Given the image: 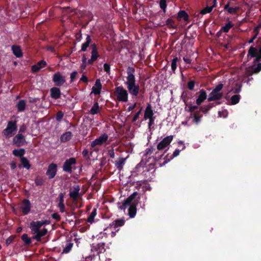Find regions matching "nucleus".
<instances>
[{
  "label": "nucleus",
  "instance_id": "obj_37",
  "mask_svg": "<svg viewBox=\"0 0 261 261\" xmlns=\"http://www.w3.org/2000/svg\"><path fill=\"white\" fill-rule=\"evenodd\" d=\"M20 162L23 168H26V169H30L31 165L29 160L27 159V158L23 156L21 157L20 159Z\"/></svg>",
  "mask_w": 261,
  "mask_h": 261
},
{
  "label": "nucleus",
  "instance_id": "obj_25",
  "mask_svg": "<svg viewBox=\"0 0 261 261\" xmlns=\"http://www.w3.org/2000/svg\"><path fill=\"white\" fill-rule=\"evenodd\" d=\"M153 115H154V113L152 109L151 105H150V103H148L145 109L144 118L145 120L147 119H149Z\"/></svg>",
  "mask_w": 261,
  "mask_h": 261
},
{
  "label": "nucleus",
  "instance_id": "obj_24",
  "mask_svg": "<svg viewBox=\"0 0 261 261\" xmlns=\"http://www.w3.org/2000/svg\"><path fill=\"white\" fill-rule=\"evenodd\" d=\"M61 94L62 93L59 87L56 86L50 88V96L52 97V98H60Z\"/></svg>",
  "mask_w": 261,
  "mask_h": 261
},
{
  "label": "nucleus",
  "instance_id": "obj_28",
  "mask_svg": "<svg viewBox=\"0 0 261 261\" xmlns=\"http://www.w3.org/2000/svg\"><path fill=\"white\" fill-rule=\"evenodd\" d=\"M230 3H227L224 6V10H226L227 12L229 14H231L233 15V14H237L238 11L240 10V7H229Z\"/></svg>",
  "mask_w": 261,
  "mask_h": 261
},
{
  "label": "nucleus",
  "instance_id": "obj_60",
  "mask_svg": "<svg viewBox=\"0 0 261 261\" xmlns=\"http://www.w3.org/2000/svg\"><path fill=\"white\" fill-rule=\"evenodd\" d=\"M78 72L77 71L72 72L70 74V83L73 82L75 77H76Z\"/></svg>",
  "mask_w": 261,
  "mask_h": 261
},
{
  "label": "nucleus",
  "instance_id": "obj_44",
  "mask_svg": "<svg viewBox=\"0 0 261 261\" xmlns=\"http://www.w3.org/2000/svg\"><path fill=\"white\" fill-rule=\"evenodd\" d=\"M260 27H261L260 25H257L255 27V28L253 30V32H254L255 33V35L254 36H253V37L250 40H249L248 43L249 44L252 43V42H253V40H254L255 39V38H256V37L258 34V29Z\"/></svg>",
  "mask_w": 261,
  "mask_h": 261
},
{
  "label": "nucleus",
  "instance_id": "obj_14",
  "mask_svg": "<svg viewBox=\"0 0 261 261\" xmlns=\"http://www.w3.org/2000/svg\"><path fill=\"white\" fill-rule=\"evenodd\" d=\"M57 173V165L56 163L50 164L47 168L46 175L48 176L49 179L55 177Z\"/></svg>",
  "mask_w": 261,
  "mask_h": 261
},
{
  "label": "nucleus",
  "instance_id": "obj_32",
  "mask_svg": "<svg viewBox=\"0 0 261 261\" xmlns=\"http://www.w3.org/2000/svg\"><path fill=\"white\" fill-rule=\"evenodd\" d=\"M215 7H216V0H214V3L212 6H207L205 7L200 11V13L201 14V15H205V14L211 13L213 8Z\"/></svg>",
  "mask_w": 261,
  "mask_h": 261
},
{
  "label": "nucleus",
  "instance_id": "obj_13",
  "mask_svg": "<svg viewBox=\"0 0 261 261\" xmlns=\"http://www.w3.org/2000/svg\"><path fill=\"white\" fill-rule=\"evenodd\" d=\"M173 135H169V136H167L165 137L158 144L157 146V149L159 151H161V150H163L165 149L166 147H167L171 143L172 141H173Z\"/></svg>",
  "mask_w": 261,
  "mask_h": 261
},
{
  "label": "nucleus",
  "instance_id": "obj_55",
  "mask_svg": "<svg viewBox=\"0 0 261 261\" xmlns=\"http://www.w3.org/2000/svg\"><path fill=\"white\" fill-rule=\"evenodd\" d=\"M195 85V82L193 80L189 81V82H188L187 87L189 90H193L194 89V86Z\"/></svg>",
  "mask_w": 261,
  "mask_h": 261
},
{
  "label": "nucleus",
  "instance_id": "obj_9",
  "mask_svg": "<svg viewBox=\"0 0 261 261\" xmlns=\"http://www.w3.org/2000/svg\"><path fill=\"white\" fill-rule=\"evenodd\" d=\"M52 81L56 86H62L66 82V77L62 75L61 72L58 71L55 72L52 76Z\"/></svg>",
  "mask_w": 261,
  "mask_h": 261
},
{
  "label": "nucleus",
  "instance_id": "obj_18",
  "mask_svg": "<svg viewBox=\"0 0 261 261\" xmlns=\"http://www.w3.org/2000/svg\"><path fill=\"white\" fill-rule=\"evenodd\" d=\"M105 243H99L96 245L93 244L91 248V251H96V255L104 253V252L106 251L105 248Z\"/></svg>",
  "mask_w": 261,
  "mask_h": 261
},
{
  "label": "nucleus",
  "instance_id": "obj_59",
  "mask_svg": "<svg viewBox=\"0 0 261 261\" xmlns=\"http://www.w3.org/2000/svg\"><path fill=\"white\" fill-rule=\"evenodd\" d=\"M200 111H201L203 113L206 114L208 112V105H204L201 106L200 108Z\"/></svg>",
  "mask_w": 261,
  "mask_h": 261
},
{
  "label": "nucleus",
  "instance_id": "obj_8",
  "mask_svg": "<svg viewBox=\"0 0 261 261\" xmlns=\"http://www.w3.org/2000/svg\"><path fill=\"white\" fill-rule=\"evenodd\" d=\"M251 58H255L254 62L256 63L261 61V47L259 48V50L254 47L253 46L250 47L248 51L247 57Z\"/></svg>",
  "mask_w": 261,
  "mask_h": 261
},
{
  "label": "nucleus",
  "instance_id": "obj_31",
  "mask_svg": "<svg viewBox=\"0 0 261 261\" xmlns=\"http://www.w3.org/2000/svg\"><path fill=\"white\" fill-rule=\"evenodd\" d=\"M72 134L71 132L68 131L66 132L65 133H63V135L61 136L60 137V140L61 142H63L64 143H65V142L69 141V140H71L72 137Z\"/></svg>",
  "mask_w": 261,
  "mask_h": 261
},
{
  "label": "nucleus",
  "instance_id": "obj_54",
  "mask_svg": "<svg viewBox=\"0 0 261 261\" xmlns=\"http://www.w3.org/2000/svg\"><path fill=\"white\" fill-rule=\"evenodd\" d=\"M156 148L153 146H151L147 148L145 150V155H150V154L153 153V152L155 151Z\"/></svg>",
  "mask_w": 261,
  "mask_h": 261
},
{
  "label": "nucleus",
  "instance_id": "obj_30",
  "mask_svg": "<svg viewBox=\"0 0 261 261\" xmlns=\"http://www.w3.org/2000/svg\"><path fill=\"white\" fill-rule=\"evenodd\" d=\"M12 50L13 54L17 57V58H20L23 56L22 49L20 46L18 45H12Z\"/></svg>",
  "mask_w": 261,
  "mask_h": 261
},
{
  "label": "nucleus",
  "instance_id": "obj_27",
  "mask_svg": "<svg viewBox=\"0 0 261 261\" xmlns=\"http://www.w3.org/2000/svg\"><path fill=\"white\" fill-rule=\"evenodd\" d=\"M73 190L69 193V196L73 200H77L80 191V186L79 185L73 186Z\"/></svg>",
  "mask_w": 261,
  "mask_h": 261
},
{
  "label": "nucleus",
  "instance_id": "obj_63",
  "mask_svg": "<svg viewBox=\"0 0 261 261\" xmlns=\"http://www.w3.org/2000/svg\"><path fill=\"white\" fill-rule=\"evenodd\" d=\"M58 208H60V211L61 213L64 212L65 208V204L64 203H60V202H59L58 205Z\"/></svg>",
  "mask_w": 261,
  "mask_h": 261
},
{
  "label": "nucleus",
  "instance_id": "obj_36",
  "mask_svg": "<svg viewBox=\"0 0 261 261\" xmlns=\"http://www.w3.org/2000/svg\"><path fill=\"white\" fill-rule=\"evenodd\" d=\"M97 214V210L96 208L93 209L91 214H89V216L87 219V222L92 223L94 222V219Z\"/></svg>",
  "mask_w": 261,
  "mask_h": 261
},
{
  "label": "nucleus",
  "instance_id": "obj_43",
  "mask_svg": "<svg viewBox=\"0 0 261 261\" xmlns=\"http://www.w3.org/2000/svg\"><path fill=\"white\" fill-rule=\"evenodd\" d=\"M82 63L81 64V66H80L81 69L82 71L86 69V66H87V58H86V54H83L82 59Z\"/></svg>",
  "mask_w": 261,
  "mask_h": 261
},
{
  "label": "nucleus",
  "instance_id": "obj_41",
  "mask_svg": "<svg viewBox=\"0 0 261 261\" xmlns=\"http://www.w3.org/2000/svg\"><path fill=\"white\" fill-rule=\"evenodd\" d=\"M241 98V96L239 94H234L233 96H232L230 98L231 104V105H237L238 102H239Z\"/></svg>",
  "mask_w": 261,
  "mask_h": 261
},
{
  "label": "nucleus",
  "instance_id": "obj_19",
  "mask_svg": "<svg viewBox=\"0 0 261 261\" xmlns=\"http://www.w3.org/2000/svg\"><path fill=\"white\" fill-rule=\"evenodd\" d=\"M47 65L46 62L44 60H40L37 64H34L31 66V71L32 72H38L40 69L44 68Z\"/></svg>",
  "mask_w": 261,
  "mask_h": 261
},
{
  "label": "nucleus",
  "instance_id": "obj_11",
  "mask_svg": "<svg viewBox=\"0 0 261 261\" xmlns=\"http://www.w3.org/2000/svg\"><path fill=\"white\" fill-rule=\"evenodd\" d=\"M76 163V160L75 158H70L69 159L66 160L63 165V171L68 173H72V166L74 165Z\"/></svg>",
  "mask_w": 261,
  "mask_h": 261
},
{
  "label": "nucleus",
  "instance_id": "obj_5",
  "mask_svg": "<svg viewBox=\"0 0 261 261\" xmlns=\"http://www.w3.org/2000/svg\"><path fill=\"white\" fill-rule=\"evenodd\" d=\"M261 70V62H259L256 66H252L250 67L246 68V72L245 73V76L247 77V83H249V81L253 80V78L249 77L252 76L254 73H258Z\"/></svg>",
  "mask_w": 261,
  "mask_h": 261
},
{
  "label": "nucleus",
  "instance_id": "obj_35",
  "mask_svg": "<svg viewBox=\"0 0 261 261\" xmlns=\"http://www.w3.org/2000/svg\"><path fill=\"white\" fill-rule=\"evenodd\" d=\"M233 26L234 23H233L231 21H228L225 25H223L222 27H221V31L224 32H228L230 29L233 27Z\"/></svg>",
  "mask_w": 261,
  "mask_h": 261
},
{
  "label": "nucleus",
  "instance_id": "obj_49",
  "mask_svg": "<svg viewBox=\"0 0 261 261\" xmlns=\"http://www.w3.org/2000/svg\"><path fill=\"white\" fill-rule=\"evenodd\" d=\"M186 105L188 107V111L190 112L191 113H193V112L199 109V105H192L191 102H190L189 104Z\"/></svg>",
  "mask_w": 261,
  "mask_h": 261
},
{
  "label": "nucleus",
  "instance_id": "obj_20",
  "mask_svg": "<svg viewBox=\"0 0 261 261\" xmlns=\"http://www.w3.org/2000/svg\"><path fill=\"white\" fill-rule=\"evenodd\" d=\"M125 223V220L123 219H117L116 220L113 221L111 224H110V226L112 228L115 229V232H112L113 234H115L116 231L119 230V229H117L118 227L123 226Z\"/></svg>",
  "mask_w": 261,
  "mask_h": 261
},
{
  "label": "nucleus",
  "instance_id": "obj_56",
  "mask_svg": "<svg viewBox=\"0 0 261 261\" xmlns=\"http://www.w3.org/2000/svg\"><path fill=\"white\" fill-rule=\"evenodd\" d=\"M75 37L76 41H81L82 39V34L81 30H80L78 33L75 34Z\"/></svg>",
  "mask_w": 261,
  "mask_h": 261
},
{
  "label": "nucleus",
  "instance_id": "obj_10",
  "mask_svg": "<svg viewBox=\"0 0 261 261\" xmlns=\"http://www.w3.org/2000/svg\"><path fill=\"white\" fill-rule=\"evenodd\" d=\"M178 144L182 145V147L181 149H176L173 152V154L169 156V154L166 155V156L164 158V161L163 163V165H165V164H167V162H169L170 160L173 159V158L177 157V155H179V153L182 150L185 149L186 146L184 144V141H179L178 142Z\"/></svg>",
  "mask_w": 261,
  "mask_h": 261
},
{
  "label": "nucleus",
  "instance_id": "obj_52",
  "mask_svg": "<svg viewBox=\"0 0 261 261\" xmlns=\"http://www.w3.org/2000/svg\"><path fill=\"white\" fill-rule=\"evenodd\" d=\"M64 116V113L63 111H58L56 115V119L57 121H62Z\"/></svg>",
  "mask_w": 261,
  "mask_h": 261
},
{
  "label": "nucleus",
  "instance_id": "obj_50",
  "mask_svg": "<svg viewBox=\"0 0 261 261\" xmlns=\"http://www.w3.org/2000/svg\"><path fill=\"white\" fill-rule=\"evenodd\" d=\"M178 60V58L177 57H174L173 59L172 60L171 62V69L173 72H174L175 71L176 68H177V63Z\"/></svg>",
  "mask_w": 261,
  "mask_h": 261
},
{
  "label": "nucleus",
  "instance_id": "obj_57",
  "mask_svg": "<svg viewBox=\"0 0 261 261\" xmlns=\"http://www.w3.org/2000/svg\"><path fill=\"white\" fill-rule=\"evenodd\" d=\"M155 119V117L154 116V115H152V116L149 119V121L148 122V128H150L151 126L154 124Z\"/></svg>",
  "mask_w": 261,
  "mask_h": 261
},
{
  "label": "nucleus",
  "instance_id": "obj_61",
  "mask_svg": "<svg viewBox=\"0 0 261 261\" xmlns=\"http://www.w3.org/2000/svg\"><path fill=\"white\" fill-rule=\"evenodd\" d=\"M141 111H142V109H140L139 110V111H138L137 113H136L135 114V115H134V116L132 119L133 122H135L136 121V120H137V119H138L139 115L141 113Z\"/></svg>",
  "mask_w": 261,
  "mask_h": 261
},
{
  "label": "nucleus",
  "instance_id": "obj_51",
  "mask_svg": "<svg viewBox=\"0 0 261 261\" xmlns=\"http://www.w3.org/2000/svg\"><path fill=\"white\" fill-rule=\"evenodd\" d=\"M91 56L94 60V62L96 61L99 58V55L98 54V49H96L94 51H91Z\"/></svg>",
  "mask_w": 261,
  "mask_h": 261
},
{
  "label": "nucleus",
  "instance_id": "obj_1",
  "mask_svg": "<svg viewBox=\"0 0 261 261\" xmlns=\"http://www.w3.org/2000/svg\"><path fill=\"white\" fill-rule=\"evenodd\" d=\"M140 197L138 192H133L128 198L124 200L121 204L119 203V208L121 210H125L127 206L128 208V215L133 218L136 215L137 206L139 203Z\"/></svg>",
  "mask_w": 261,
  "mask_h": 261
},
{
  "label": "nucleus",
  "instance_id": "obj_12",
  "mask_svg": "<svg viewBox=\"0 0 261 261\" xmlns=\"http://www.w3.org/2000/svg\"><path fill=\"white\" fill-rule=\"evenodd\" d=\"M108 139L109 136L108 134H106V133H103L97 139L91 142V146L92 148H94L97 145H102L103 144L108 141Z\"/></svg>",
  "mask_w": 261,
  "mask_h": 261
},
{
  "label": "nucleus",
  "instance_id": "obj_45",
  "mask_svg": "<svg viewBox=\"0 0 261 261\" xmlns=\"http://www.w3.org/2000/svg\"><path fill=\"white\" fill-rule=\"evenodd\" d=\"M45 182L44 179L40 176H37L35 179V183L37 186H42Z\"/></svg>",
  "mask_w": 261,
  "mask_h": 261
},
{
  "label": "nucleus",
  "instance_id": "obj_40",
  "mask_svg": "<svg viewBox=\"0 0 261 261\" xmlns=\"http://www.w3.org/2000/svg\"><path fill=\"white\" fill-rule=\"evenodd\" d=\"M73 246V243L71 242H67L66 243L65 247H64L63 249V253H68L71 251L72 247Z\"/></svg>",
  "mask_w": 261,
  "mask_h": 261
},
{
  "label": "nucleus",
  "instance_id": "obj_6",
  "mask_svg": "<svg viewBox=\"0 0 261 261\" xmlns=\"http://www.w3.org/2000/svg\"><path fill=\"white\" fill-rule=\"evenodd\" d=\"M17 129L16 121H9L3 132V134L7 137H10Z\"/></svg>",
  "mask_w": 261,
  "mask_h": 261
},
{
  "label": "nucleus",
  "instance_id": "obj_2",
  "mask_svg": "<svg viewBox=\"0 0 261 261\" xmlns=\"http://www.w3.org/2000/svg\"><path fill=\"white\" fill-rule=\"evenodd\" d=\"M126 81L125 84L130 95L138 96L140 90L139 84L136 83L135 69L133 66H128L126 69Z\"/></svg>",
  "mask_w": 261,
  "mask_h": 261
},
{
  "label": "nucleus",
  "instance_id": "obj_4",
  "mask_svg": "<svg viewBox=\"0 0 261 261\" xmlns=\"http://www.w3.org/2000/svg\"><path fill=\"white\" fill-rule=\"evenodd\" d=\"M223 87V84L217 85L212 91L209 94L207 100L209 101L219 100L223 96V92H221Z\"/></svg>",
  "mask_w": 261,
  "mask_h": 261
},
{
  "label": "nucleus",
  "instance_id": "obj_42",
  "mask_svg": "<svg viewBox=\"0 0 261 261\" xmlns=\"http://www.w3.org/2000/svg\"><path fill=\"white\" fill-rule=\"evenodd\" d=\"M166 25L169 28H176L175 25V21L172 18H168L166 21Z\"/></svg>",
  "mask_w": 261,
  "mask_h": 261
},
{
  "label": "nucleus",
  "instance_id": "obj_34",
  "mask_svg": "<svg viewBox=\"0 0 261 261\" xmlns=\"http://www.w3.org/2000/svg\"><path fill=\"white\" fill-rule=\"evenodd\" d=\"M99 112V105L98 103V102H97V101H96V102H95L93 105V106L92 107L90 111V113L92 115H95V114H97Z\"/></svg>",
  "mask_w": 261,
  "mask_h": 261
},
{
  "label": "nucleus",
  "instance_id": "obj_29",
  "mask_svg": "<svg viewBox=\"0 0 261 261\" xmlns=\"http://www.w3.org/2000/svg\"><path fill=\"white\" fill-rule=\"evenodd\" d=\"M176 18L179 21H180V20L183 19L185 21H187L189 19V16L188 13H187L186 11L184 10H180L177 13Z\"/></svg>",
  "mask_w": 261,
  "mask_h": 261
},
{
  "label": "nucleus",
  "instance_id": "obj_26",
  "mask_svg": "<svg viewBox=\"0 0 261 261\" xmlns=\"http://www.w3.org/2000/svg\"><path fill=\"white\" fill-rule=\"evenodd\" d=\"M47 230L46 228H44L40 230V228L39 229L38 233L37 234L34 235L33 237H32L33 239H35L37 241H40L41 240V238L43 237H44V236L46 235L47 233Z\"/></svg>",
  "mask_w": 261,
  "mask_h": 261
},
{
  "label": "nucleus",
  "instance_id": "obj_7",
  "mask_svg": "<svg viewBox=\"0 0 261 261\" xmlns=\"http://www.w3.org/2000/svg\"><path fill=\"white\" fill-rule=\"evenodd\" d=\"M89 46L91 48L92 50L98 49V47L96 43H92V39L91 36L90 35H87L86 41L81 45V51H86V50H87V48L89 47Z\"/></svg>",
  "mask_w": 261,
  "mask_h": 261
},
{
  "label": "nucleus",
  "instance_id": "obj_58",
  "mask_svg": "<svg viewBox=\"0 0 261 261\" xmlns=\"http://www.w3.org/2000/svg\"><path fill=\"white\" fill-rule=\"evenodd\" d=\"M104 70L108 74H110L111 72V66L108 63H105L103 65Z\"/></svg>",
  "mask_w": 261,
  "mask_h": 261
},
{
  "label": "nucleus",
  "instance_id": "obj_62",
  "mask_svg": "<svg viewBox=\"0 0 261 261\" xmlns=\"http://www.w3.org/2000/svg\"><path fill=\"white\" fill-rule=\"evenodd\" d=\"M51 217L57 221H60L61 219V217L58 213H54V214L51 215Z\"/></svg>",
  "mask_w": 261,
  "mask_h": 261
},
{
  "label": "nucleus",
  "instance_id": "obj_23",
  "mask_svg": "<svg viewBox=\"0 0 261 261\" xmlns=\"http://www.w3.org/2000/svg\"><path fill=\"white\" fill-rule=\"evenodd\" d=\"M126 159L127 158L120 157L118 158L116 161H115L114 165L117 170H118L119 171H121V170H123V165H124Z\"/></svg>",
  "mask_w": 261,
  "mask_h": 261
},
{
  "label": "nucleus",
  "instance_id": "obj_33",
  "mask_svg": "<svg viewBox=\"0 0 261 261\" xmlns=\"http://www.w3.org/2000/svg\"><path fill=\"white\" fill-rule=\"evenodd\" d=\"M17 110L19 112L24 111L26 107V102L25 100H20L16 105Z\"/></svg>",
  "mask_w": 261,
  "mask_h": 261
},
{
  "label": "nucleus",
  "instance_id": "obj_46",
  "mask_svg": "<svg viewBox=\"0 0 261 261\" xmlns=\"http://www.w3.org/2000/svg\"><path fill=\"white\" fill-rule=\"evenodd\" d=\"M21 240L24 241L26 245H30L32 243L31 239L28 237V234H23L21 235Z\"/></svg>",
  "mask_w": 261,
  "mask_h": 261
},
{
  "label": "nucleus",
  "instance_id": "obj_15",
  "mask_svg": "<svg viewBox=\"0 0 261 261\" xmlns=\"http://www.w3.org/2000/svg\"><path fill=\"white\" fill-rule=\"evenodd\" d=\"M13 143L17 146V147H20L25 145L26 143L25 137L23 135L19 133L14 137L13 139Z\"/></svg>",
  "mask_w": 261,
  "mask_h": 261
},
{
  "label": "nucleus",
  "instance_id": "obj_21",
  "mask_svg": "<svg viewBox=\"0 0 261 261\" xmlns=\"http://www.w3.org/2000/svg\"><path fill=\"white\" fill-rule=\"evenodd\" d=\"M102 89V85L101 81L99 79H97L95 80V85L92 87V92L95 95H99L101 93Z\"/></svg>",
  "mask_w": 261,
  "mask_h": 261
},
{
  "label": "nucleus",
  "instance_id": "obj_64",
  "mask_svg": "<svg viewBox=\"0 0 261 261\" xmlns=\"http://www.w3.org/2000/svg\"><path fill=\"white\" fill-rule=\"evenodd\" d=\"M108 154L111 158H115V151L113 149H110L108 151Z\"/></svg>",
  "mask_w": 261,
  "mask_h": 261
},
{
  "label": "nucleus",
  "instance_id": "obj_38",
  "mask_svg": "<svg viewBox=\"0 0 261 261\" xmlns=\"http://www.w3.org/2000/svg\"><path fill=\"white\" fill-rule=\"evenodd\" d=\"M12 153L14 155L16 156L17 157H23V155L25 154V150L24 149L21 148L19 149H14L12 151Z\"/></svg>",
  "mask_w": 261,
  "mask_h": 261
},
{
  "label": "nucleus",
  "instance_id": "obj_22",
  "mask_svg": "<svg viewBox=\"0 0 261 261\" xmlns=\"http://www.w3.org/2000/svg\"><path fill=\"white\" fill-rule=\"evenodd\" d=\"M199 95L196 101V104L197 105H200L202 102H203V101L207 98V95L206 94V91L203 90V89H201L199 92H198Z\"/></svg>",
  "mask_w": 261,
  "mask_h": 261
},
{
  "label": "nucleus",
  "instance_id": "obj_53",
  "mask_svg": "<svg viewBox=\"0 0 261 261\" xmlns=\"http://www.w3.org/2000/svg\"><path fill=\"white\" fill-rule=\"evenodd\" d=\"M15 238H16V235H11V236L8 237V238L6 240V245L7 246L10 245V244L13 243V242L14 241V240L15 239Z\"/></svg>",
  "mask_w": 261,
  "mask_h": 261
},
{
  "label": "nucleus",
  "instance_id": "obj_39",
  "mask_svg": "<svg viewBox=\"0 0 261 261\" xmlns=\"http://www.w3.org/2000/svg\"><path fill=\"white\" fill-rule=\"evenodd\" d=\"M200 112V110L197 111L193 114H191V115H193V117H194L193 121L195 123H197V124H198L199 123H200V122L201 121V119L202 117V115H200V114H199Z\"/></svg>",
  "mask_w": 261,
  "mask_h": 261
},
{
  "label": "nucleus",
  "instance_id": "obj_3",
  "mask_svg": "<svg viewBox=\"0 0 261 261\" xmlns=\"http://www.w3.org/2000/svg\"><path fill=\"white\" fill-rule=\"evenodd\" d=\"M114 95L116 97L117 100L119 101H128V91L126 90L122 86L116 87L114 89Z\"/></svg>",
  "mask_w": 261,
  "mask_h": 261
},
{
  "label": "nucleus",
  "instance_id": "obj_48",
  "mask_svg": "<svg viewBox=\"0 0 261 261\" xmlns=\"http://www.w3.org/2000/svg\"><path fill=\"white\" fill-rule=\"evenodd\" d=\"M242 84H239V83H237V84L235 85V87L231 89V91L235 94H237V93H240L241 88H242ZM231 91V90H230Z\"/></svg>",
  "mask_w": 261,
  "mask_h": 261
},
{
  "label": "nucleus",
  "instance_id": "obj_16",
  "mask_svg": "<svg viewBox=\"0 0 261 261\" xmlns=\"http://www.w3.org/2000/svg\"><path fill=\"white\" fill-rule=\"evenodd\" d=\"M20 209L23 215H27L31 209V203L29 200L24 199L20 205Z\"/></svg>",
  "mask_w": 261,
  "mask_h": 261
},
{
  "label": "nucleus",
  "instance_id": "obj_47",
  "mask_svg": "<svg viewBox=\"0 0 261 261\" xmlns=\"http://www.w3.org/2000/svg\"><path fill=\"white\" fill-rule=\"evenodd\" d=\"M159 5L161 9L163 10L164 13H166L167 11V0H160L159 2Z\"/></svg>",
  "mask_w": 261,
  "mask_h": 261
},
{
  "label": "nucleus",
  "instance_id": "obj_17",
  "mask_svg": "<svg viewBox=\"0 0 261 261\" xmlns=\"http://www.w3.org/2000/svg\"><path fill=\"white\" fill-rule=\"evenodd\" d=\"M41 227V221H32V222L30 223V228L32 231V233L34 234H37Z\"/></svg>",
  "mask_w": 261,
  "mask_h": 261
}]
</instances>
